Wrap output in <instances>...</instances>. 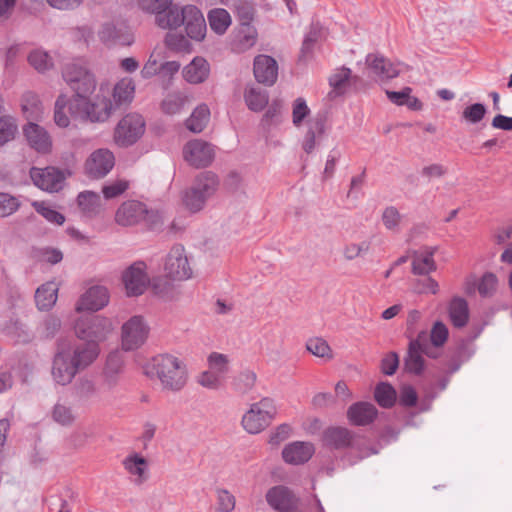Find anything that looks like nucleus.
Here are the masks:
<instances>
[{"instance_id": "18", "label": "nucleus", "mask_w": 512, "mask_h": 512, "mask_svg": "<svg viewBox=\"0 0 512 512\" xmlns=\"http://www.w3.org/2000/svg\"><path fill=\"white\" fill-rule=\"evenodd\" d=\"M366 63L373 74L381 80H388L397 77L401 73V64H393L383 56L368 54Z\"/></svg>"}, {"instance_id": "48", "label": "nucleus", "mask_w": 512, "mask_h": 512, "mask_svg": "<svg viewBox=\"0 0 512 512\" xmlns=\"http://www.w3.org/2000/svg\"><path fill=\"white\" fill-rule=\"evenodd\" d=\"M36 212L44 217L48 222L62 225L65 222V216L57 210L47 206L44 202H33Z\"/></svg>"}, {"instance_id": "35", "label": "nucleus", "mask_w": 512, "mask_h": 512, "mask_svg": "<svg viewBox=\"0 0 512 512\" xmlns=\"http://www.w3.org/2000/svg\"><path fill=\"white\" fill-rule=\"evenodd\" d=\"M244 99L250 110L259 112L268 104L269 97L266 90L252 86L246 89Z\"/></svg>"}, {"instance_id": "6", "label": "nucleus", "mask_w": 512, "mask_h": 512, "mask_svg": "<svg viewBox=\"0 0 512 512\" xmlns=\"http://www.w3.org/2000/svg\"><path fill=\"white\" fill-rule=\"evenodd\" d=\"M85 105H79L77 110L69 105V113L75 119L90 122H104L108 120L114 110V104L111 99L103 98L97 102H91L90 96L84 97Z\"/></svg>"}, {"instance_id": "26", "label": "nucleus", "mask_w": 512, "mask_h": 512, "mask_svg": "<svg viewBox=\"0 0 512 512\" xmlns=\"http://www.w3.org/2000/svg\"><path fill=\"white\" fill-rule=\"evenodd\" d=\"M449 319L454 327L463 328L469 321V307L463 297H453L448 306Z\"/></svg>"}, {"instance_id": "58", "label": "nucleus", "mask_w": 512, "mask_h": 512, "mask_svg": "<svg viewBox=\"0 0 512 512\" xmlns=\"http://www.w3.org/2000/svg\"><path fill=\"white\" fill-rule=\"evenodd\" d=\"M223 185L225 189L231 193H244V180L237 171L229 172L224 180Z\"/></svg>"}, {"instance_id": "52", "label": "nucleus", "mask_w": 512, "mask_h": 512, "mask_svg": "<svg viewBox=\"0 0 512 512\" xmlns=\"http://www.w3.org/2000/svg\"><path fill=\"white\" fill-rule=\"evenodd\" d=\"M233 6L240 20V24L251 25L255 13L253 4L245 0H235Z\"/></svg>"}, {"instance_id": "54", "label": "nucleus", "mask_w": 512, "mask_h": 512, "mask_svg": "<svg viewBox=\"0 0 512 512\" xmlns=\"http://www.w3.org/2000/svg\"><path fill=\"white\" fill-rule=\"evenodd\" d=\"M486 111L484 104L474 103L463 110L462 118L470 124H476L484 118Z\"/></svg>"}, {"instance_id": "57", "label": "nucleus", "mask_w": 512, "mask_h": 512, "mask_svg": "<svg viewBox=\"0 0 512 512\" xmlns=\"http://www.w3.org/2000/svg\"><path fill=\"white\" fill-rule=\"evenodd\" d=\"M52 417L55 422L59 423L62 426L71 425L72 422L74 421V416L72 414L71 409L62 404H56L54 406Z\"/></svg>"}, {"instance_id": "40", "label": "nucleus", "mask_w": 512, "mask_h": 512, "mask_svg": "<svg viewBox=\"0 0 512 512\" xmlns=\"http://www.w3.org/2000/svg\"><path fill=\"white\" fill-rule=\"evenodd\" d=\"M122 368L123 359L121 354L118 351L109 353L104 369V374L109 385L116 383L117 375L121 373Z\"/></svg>"}, {"instance_id": "51", "label": "nucleus", "mask_w": 512, "mask_h": 512, "mask_svg": "<svg viewBox=\"0 0 512 512\" xmlns=\"http://www.w3.org/2000/svg\"><path fill=\"white\" fill-rule=\"evenodd\" d=\"M124 466L129 471V473L132 475H137L141 481L144 479V474L147 467V461L144 457L138 454L130 456L125 459Z\"/></svg>"}, {"instance_id": "59", "label": "nucleus", "mask_w": 512, "mask_h": 512, "mask_svg": "<svg viewBox=\"0 0 512 512\" xmlns=\"http://www.w3.org/2000/svg\"><path fill=\"white\" fill-rule=\"evenodd\" d=\"M497 285V277L490 272L485 273L478 284V292L482 297H488L493 294Z\"/></svg>"}, {"instance_id": "15", "label": "nucleus", "mask_w": 512, "mask_h": 512, "mask_svg": "<svg viewBox=\"0 0 512 512\" xmlns=\"http://www.w3.org/2000/svg\"><path fill=\"white\" fill-rule=\"evenodd\" d=\"M355 435L345 427L331 426L322 433V443L331 450H343L354 445Z\"/></svg>"}, {"instance_id": "3", "label": "nucleus", "mask_w": 512, "mask_h": 512, "mask_svg": "<svg viewBox=\"0 0 512 512\" xmlns=\"http://www.w3.org/2000/svg\"><path fill=\"white\" fill-rule=\"evenodd\" d=\"M148 376L156 375L165 389L181 390L187 381L185 366L174 356L163 354L152 359L151 366L146 369Z\"/></svg>"}, {"instance_id": "61", "label": "nucleus", "mask_w": 512, "mask_h": 512, "mask_svg": "<svg viewBox=\"0 0 512 512\" xmlns=\"http://www.w3.org/2000/svg\"><path fill=\"white\" fill-rule=\"evenodd\" d=\"M128 187V181L117 180L114 183L103 186L102 193L105 199H113L123 194L128 189Z\"/></svg>"}, {"instance_id": "53", "label": "nucleus", "mask_w": 512, "mask_h": 512, "mask_svg": "<svg viewBox=\"0 0 512 512\" xmlns=\"http://www.w3.org/2000/svg\"><path fill=\"white\" fill-rule=\"evenodd\" d=\"M449 336L447 326L442 321H436L430 332V343L434 347H442Z\"/></svg>"}, {"instance_id": "22", "label": "nucleus", "mask_w": 512, "mask_h": 512, "mask_svg": "<svg viewBox=\"0 0 512 512\" xmlns=\"http://www.w3.org/2000/svg\"><path fill=\"white\" fill-rule=\"evenodd\" d=\"M77 206L82 215L92 219L98 216L102 209V200L98 193L90 190L80 192L76 198Z\"/></svg>"}, {"instance_id": "43", "label": "nucleus", "mask_w": 512, "mask_h": 512, "mask_svg": "<svg viewBox=\"0 0 512 512\" xmlns=\"http://www.w3.org/2000/svg\"><path fill=\"white\" fill-rule=\"evenodd\" d=\"M22 110L27 118L38 119L42 113V104L38 96L32 92H27L22 98Z\"/></svg>"}, {"instance_id": "25", "label": "nucleus", "mask_w": 512, "mask_h": 512, "mask_svg": "<svg viewBox=\"0 0 512 512\" xmlns=\"http://www.w3.org/2000/svg\"><path fill=\"white\" fill-rule=\"evenodd\" d=\"M209 72V63L202 57H195L184 67L183 77L191 84H199L208 78Z\"/></svg>"}, {"instance_id": "1", "label": "nucleus", "mask_w": 512, "mask_h": 512, "mask_svg": "<svg viewBox=\"0 0 512 512\" xmlns=\"http://www.w3.org/2000/svg\"><path fill=\"white\" fill-rule=\"evenodd\" d=\"M97 359L94 344H77L66 338L56 341L52 358L51 375L55 383L66 386L75 376Z\"/></svg>"}, {"instance_id": "29", "label": "nucleus", "mask_w": 512, "mask_h": 512, "mask_svg": "<svg viewBox=\"0 0 512 512\" xmlns=\"http://www.w3.org/2000/svg\"><path fill=\"white\" fill-rule=\"evenodd\" d=\"M193 185L209 200L218 190L220 180L216 173L202 171L195 176Z\"/></svg>"}, {"instance_id": "55", "label": "nucleus", "mask_w": 512, "mask_h": 512, "mask_svg": "<svg viewBox=\"0 0 512 512\" xmlns=\"http://www.w3.org/2000/svg\"><path fill=\"white\" fill-rule=\"evenodd\" d=\"M401 219L402 215L394 206L386 207L382 213L383 225L385 226L386 229L391 231L398 230Z\"/></svg>"}, {"instance_id": "33", "label": "nucleus", "mask_w": 512, "mask_h": 512, "mask_svg": "<svg viewBox=\"0 0 512 512\" xmlns=\"http://www.w3.org/2000/svg\"><path fill=\"white\" fill-rule=\"evenodd\" d=\"M210 119V110L206 104L197 106L191 116L186 120V127L194 133L204 130Z\"/></svg>"}, {"instance_id": "23", "label": "nucleus", "mask_w": 512, "mask_h": 512, "mask_svg": "<svg viewBox=\"0 0 512 512\" xmlns=\"http://www.w3.org/2000/svg\"><path fill=\"white\" fill-rule=\"evenodd\" d=\"M138 5L144 12L155 15V23L160 27V20L170 17V11L180 8L173 4V0H138Z\"/></svg>"}, {"instance_id": "46", "label": "nucleus", "mask_w": 512, "mask_h": 512, "mask_svg": "<svg viewBox=\"0 0 512 512\" xmlns=\"http://www.w3.org/2000/svg\"><path fill=\"white\" fill-rule=\"evenodd\" d=\"M437 268L434 260L423 257L419 252H414L412 261V273L415 275H428Z\"/></svg>"}, {"instance_id": "30", "label": "nucleus", "mask_w": 512, "mask_h": 512, "mask_svg": "<svg viewBox=\"0 0 512 512\" xmlns=\"http://www.w3.org/2000/svg\"><path fill=\"white\" fill-rule=\"evenodd\" d=\"M270 421L267 420L263 415H260L257 405H251L249 411H247L242 417V426L250 434H257L264 430Z\"/></svg>"}, {"instance_id": "24", "label": "nucleus", "mask_w": 512, "mask_h": 512, "mask_svg": "<svg viewBox=\"0 0 512 512\" xmlns=\"http://www.w3.org/2000/svg\"><path fill=\"white\" fill-rule=\"evenodd\" d=\"M99 39L105 44H119L129 46L133 43V36L113 23H104L98 32Z\"/></svg>"}, {"instance_id": "50", "label": "nucleus", "mask_w": 512, "mask_h": 512, "mask_svg": "<svg viewBox=\"0 0 512 512\" xmlns=\"http://www.w3.org/2000/svg\"><path fill=\"white\" fill-rule=\"evenodd\" d=\"M307 350L317 357L332 358L331 348L323 338H310L306 343Z\"/></svg>"}, {"instance_id": "39", "label": "nucleus", "mask_w": 512, "mask_h": 512, "mask_svg": "<svg viewBox=\"0 0 512 512\" xmlns=\"http://www.w3.org/2000/svg\"><path fill=\"white\" fill-rule=\"evenodd\" d=\"M207 201L208 198H206L193 184L184 192L183 195V203L192 213L202 210Z\"/></svg>"}, {"instance_id": "9", "label": "nucleus", "mask_w": 512, "mask_h": 512, "mask_svg": "<svg viewBox=\"0 0 512 512\" xmlns=\"http://www.w3.org/2000/svg\"><path fill=\"white\" fill-rule=\"evenodd\" d=\"M265 498L268 505L277 512H303L299 508L300 498L287 486L271 487Z\"/></svg>"}, {"instance_id": "27", "label": "nucleus", "mask_w": 512, "mask_h": 512, "mask_svg": "<svg viewBox=\"0 0 512 512\" xmlns=\"http://www.w3.org/2000/svg\"><path fill=\"white\" fill-rule=\"evenodd\" d=\"M257 41V31L252 25L240 24L234 35L232 48L236 52H244L253 47Z\"/></svg>"}, {"instance_id": "62", "label": "nucleus", "mask_w": 512, "mask_h": 512, "mask_svg": "<svg viewBox=\"0 0 512 512\" xmlns=\"http://www.w3.org/2000/svg\"><path fill=\"white\" fill-rule=\"evenodd\" d=\"M418 402V394L411 385H403L400 389L399 404L404 407H414Z\"/></svg>"}, {"instance_id": "28", "label": "nucleus", "mask_w": 512, "mask_h": 512, "mask_svg": "<svg viewBox=\"0 0 512 512\" xmlns=\"http://www.w3.org/2000/svg\"><path fill=\"white\" fill-rule=\"evenodd\" d=\"M58 286L50 281L42 284L35 292V302L39 310L51 309L57 301Z\"/></svg>"}, {"instance_id": "2", "label": "nucleus", "mask_w": 512, "mask_h": 512, "mask_svg": "<svg viewBox=\"0 0 512 512\" xmlns=\"http://www.w3.org/2000/svg\"><path fill=\"white\" fill-rule=\"evenodd\" d=\"M62 77L74 92L69 105L77 110L79 105H85L84 97L91 96L97 87L95 75L81 59L67 62L62 67Z\"/></svg>"}, {"instance_id": "10", "label": "nucleus", "mask_w": 512, "mask_h": 512, "mask_svg": "<svg viewBox=\"0 0 512 512\" xmlns=\"http://www.w3.org/2000/svg\"><path fill=\"white\" fill-rule=\"evenodd\" d=\"M164 270L166 276L172 280H186L191 277L192 269L183 245L176 244L171 248L165 261Z\"/></svg>"}, {"instance_id": "7", "label": "nucleus", "mask_w": 512, "mask_h": 512, "mask_svg": "<svg viewBox=\"0 0 512 512\" xmlns=\"http://www.w3.org/2000/svg\"><path fill=\"white\" fill-rule=\"evenodd\" d=\"M145 131V121L139 114H127L118 123L114 140L118 146L128 147L134 144Z\"/></svg>"}, {"instance_id": "17", "label": "nucleus", "mask_w": 512, "mask_h": 512, "mask_svg": "<svg viewBox=\"0 0 512 512\" xmlns=\"http://www.w3.org/2000/svg\"><path fill=\"white\" fill-rule=\"evenodd\" d=\"M109 302L108 290L104 286L90 287L79 299L77 311H98Z\"/></svg>"}, {"instance_id": "12", "label": "nucleus", "mask_w": 512, "mask_h": 512, "mask_svg": "<svg viewBox=\"0 0 512 512\" xmlns=\"http://www.w3.org/2000/svg\"><path fill=\"white\" fill-rule=\"evenodd\" d=\"M30 177L37 187L49 192H56L61 189L62 182L65 180L64 172L54 166L32 167Z\"/></svg>"}, {"instance_id": "19", "label": "nucleus", "mask_w": 512, "mask_h": 512, "mask_svg": "<svg viewBox=\"0 0 512 512\" xmlns=\"http://www.w3.org/2000/svg\"><path fill=\"white\" fill-rule=\"evenodd\" d=\"M378 410L370 402H356L347 410V418L355 426H366L371 424L377 417Z\"/></svg>"}, {"instance_id": "49", "label": "nucleus", "mask_w": 512, "mask_h": 512, "mask_svg": "<svg viewBox=\"0 0 512 512\" xmlns=\"http://www.w3.org/2000/svg\"><path fill=\"white\" fill-rule=\"evenodd\" d=\"M28 61L39 72L49 70L53 66L49 54L42 50L32 51L28 56Z\"/></svg>"}, {"instance_id": "11", "label": "nucleus", "mask_w": 512, "mask_h": 512, "mask_svg": "<svg viewBox=\"0 0 512 512\" xmlns=\"http://www.w3.org/2000/svg\"><path fill=\"white\" fill-rule=\"evenodd\" d=\"M122 280L128 296L142 295L149 283L146 264L142 261L133 263L124 271Z\"/></svg>"}, {"instance_id": "34", "label": "nucleus", "mask_w": 512, "mask_h": 512, "mask_svg": "<svg viewBox=\"0 0 512 512\" xmlns=\"http://www.w3.org/2000/svg\"><path fill=\"white\" fill-rule=\"evenodd\" d=\"M374 398L381 407L389 409L396 403L397 392L390 383L380 382L375 387Z\"/></svg>"}, {"instance_id": "37", "label": "nucleus", "mask_w": 512, "mask_h": 512, "mask_svg": "<svg viewBox=\"0 0 512 512\" xmlns=\"http://www.w3.org/2000/svg\"><path fill=\"white\" fill-rule=\"evenodd\" d=\"M256 379L257 376L255 372L245 369L233 377L231 385L236 393L244 395L254 388Z\"/></svg>"}, {"instance_id": "16", "label": "nucleus", "mask_w": 512, "mask_h": 512, "mask_svg": "<svg viewBox=\"0 0 512 512\" xmlns=\"http://www.w3.org/2000/svg\"><path fill=\"white\" fill-rule=\"evenodd\" d=\"M23 133L29 146L38 153L47 154L52 148V139L49 133L36 123L29 122L23 128Z\"/></svg>"}, {"instance_id": "42", "label": "nucleus", "mask_w": 512, "mask_h": 512, "mask_svg": "<svg viewBox=\"0 0 512 512\" xmlns=\"http://www.w3.org/2000/svg\"><path fill=\"white\" fill-rule=\"evenodd\" d=\"M115 162H85L84 174L92 180L104 178L114 167Z\"/></svg>"}, {"instance_id": "56", "label": "nucleus", "mask_w": 512, "mask_h": 512, "mask_svg": "<svg viewBox=\"0 0 512 512\" xmlns=\"http://www.w3.org/2000/svg\"><path fill=\"white\" fill-rule=\"evenodd\" d=\"M430 334L422 330L418 333L417 337L410 339L408 347L410 350H421L428 357L434 358L435 356L430 353Z\"/></svg>"}, {"instance_id": "5", "label": "nucleus", "mask_w": 512, "mask_h": 512, "mask_svg": "<svg viewBox=\"0 0 512 512\" xmlns=\"http://www.w3.org/2000/svg\"><path fill=\"white\" fill-rule=\"evenodd\" d=\"M112 329L110 319L99 315L82 316L74 325L75 335L84 341L81 344H94L97 357L100 353L99 342L104 341Z\"/></svg>"}, {"instance_id": "44", "label": "nucleus", "mask_w": 512, "mask_h": 512, "mask_svg": "<svg viewBox=\"0 0 512 512\" xmlns=\"http://www.w3.org/2000/svg\"><path fill=\"white\" fill-rule=\"evenodd\" d=\"M186 102V97L180 93H170L168 94L161 103V108L164 113L169 115H174L179 113L184 107Z\"/></svg>"}, {"instance_id": "8", "label": "nucleus", "mask_w": 512, "mask_h": 512, "mask_svg": "<svg viewBox=\"0 0 512 512\" xmlns=\"http://www.w3.org/2000/svg\"><path fill=\"white\" fill-rule=\"evenodd\" d=\"M149 327L140 315L132 316L122 325V348L125 351L138 349L147 339Z\"/></svg>"}, {"instance_id": "32", "label": "nucleus", "mask_w": 512, "mask_h": 512, "mask_svg": "<svg viewBox=\"0 0 512 512\" xmlns=\"http://www.w3.org/2000/svg\"><path fill=\"white\" fill-rule=\"evenodd\" d=\"M135 86L131 79L120 80L113 89L114 109L121 105H127L134 97Z\"/></svg>"}, {"instance_id": "36", "label": "nucleus", "mask_w": 512, "mask_h": 512, "mask_svg": "<svg viewBox=\"0 0 512 512\" xmlns=\"http://www.w3.org/2000/svg\"><path fill=\"white\" fill-rule=\"evenodd\" d=\"M323 133L324 119L322 117H317L311 123L303 142V149L307 154H310L314 150Z\"/></svg>"}, {"instance_id": "38", "label": "nucleus", "mask_w": 512, "mask_h": 512, "mask_svg": "<svg viewBox=\"0 0 512 512\" xmlns=\"http://www.w3.org/2000/svg\"><path fill=\"white\" fill-rule=\"evenodd\" d=\"M210 28L217 34L222 35L231 24L230 14L222 8H216L208 13Z\"/></svg>"}, {"instance_id": "60", "label": "nucleus", "mask_w": 512, "mask_h": 512, "mask_svg": "<svg viewBox=\"0 0 512 512\" xmlns=\"http://www.w3.org/2000/svg\"><path fill=\"white\" fill-rule=\"evenodd\" d=\"M20 206L17 198L0 193V217H6L14 213Z\"/></svg>"}, {"instance_id": "45", "label": "nucleus", "mask_w": 512, "mask_h": 512, "mask_svg": "<svg viewBox=\"0 0 512 512\" xmlns=\"http://www.w3.org/2000/svg\"><path fill=\"white\" fill-rule=\"evenodd\" d=\"M18 132V126L14 118L10 116L0 117V146L12 141Z\"/></svg>"}, {"instance_id": "21", "label": "nucleus", "mask_w": 512, "mask_h": 512, "mask_svg": "<svg viewBox=\"0 0 512 512\" xmlns=\"http://www.w3.org/2000/svg\"><path fill=\"white\" fill-rule=\"evenodd\" d=\"M184 160H213L216 147L202 140L189 141L183 148Z\"/></svg>"}, {"instance_id": "20", "label": "nucleus", "mask_w": 512, "mask_h": 512, "mask_svg": "<svg viewBox=\"0 0 512 512\" xmlns=\"http://www.w3.org/2000/svg\"><path fill=\"white\" fill-rule=\"evenodd\" d=\"M313 454L314 446L309 442L296 441L286 445L282 450L283 460L293 465L309 461Z\"/></svg>"}, {"instance_id": "4", "label": "nucleus", "mask_w": 512, "mask_h": 512, "mask_svg": "<svg viewBox=\"0 0 512 512\" xmlns=\"http://www.w3.org/2000/svg\"><path fill=\"white\" fill-rule=\"evenodd\" d=\"M160 28L176 29L185 26L187 36L200 41L205 37L206 23L201 11L194 5H186L182 8H174L170 11V17L165 21L161 19Z\"/></svg>"}, {"instance_id": "14", "label": "nucleus", "mask_w": 512, "mask_h": 512, "mask_svg": "<svg viewBox=\"0 0 512 512\" xmlns=\"http://www.w3.org/2000/svg\"><path fill=\"white\" fill-rule=\"evenodd\" d=\"M253 73L256 81L265 86H272L278 77V64L269 56L260 54L254 58Z\"/></svg>"}, {"instance_id": "13", "label": "nucleus", "mask_w": 512, "mask_h": 512, "mask_svg": "<svg viewBox=\"0 0 512 512\" xmlns=\"http://www.w3.org/2000/svg\"><path fill=\"white\" fill-rule=\"evenodd\" d=\"M145 213L146 204L138 200H127L116 210L115 222L122 227L135 226L142 223Z\"/></svg>"}, {"instance_id": "64", "label": "nucleus", "mask_w": 512, "mask_h": 512, "mask_svg": "<svg viewBox=\"0 0 512 512\" xmlns=\"http://www.w3.org/2000/svg\"><path fill=\"white\" fill-rule=\"evenodd\" d=\"M142 223L151 231H160L163 226V218L158 211L147 208Z\"/></svg>"}, {"instance_id": "47", "label": "nucleus", "mask_w": 512, "mask_h": 512, "mask_svg": "<svg viewBox=\"0 0 512 512\" xmlns=\"http://www.w3.org/2000/svg\"><path fill=\"white\" fill-rule=\"evenodd\" d=\"M69 102L70 99L65 94L59 95L55 102L54 121L61 128L67 127L70 123L69 117L64 112L66 107L69 108Z\"/></svg>"}, {"instance_id": "31", "label": "nucleus", "mask_w": 512, "mask_h": 512, "mask_svg": "<svg viewBox=\"0 0 512 512\" xmlns=\"http://www.w3.org/2000/svg\"><path fill=\"white\" fill-rule=\"evenodd\" d=\"M351 79V70L347 67H342L336 70L329 77V85L332 90L329 92L328 96L330 99H334L338 96L343 95L350 83Z\"/></svg>"}, {"instance_id": "63", "label": "nucleus", "mask_w": 512, "mask_h": 512, "mask_svg": "<svg viewBox=\"0 0 512 512\" xmlns=\"http://www.w3.org/2000/svg\"><path fill=\"white\" fill-rule=\"evenodd\" d=\"M310 110L303 98H297L293 103V124L299 126L304 118L309 114Z\"/></svg>"}, {"instance_id": "41", "label": "nucleus", "mask_w": 512, "mask_h": 512, "mask_svg": "<svg viewBox=\"0 0 512 512\" xmlns=\"http://www.w3.org/2000/svg\"><path fill=\"white\" fill-rule=\"evenodd\" d=\"M421 350H410L408 347L407 355L404 358V370L410 374L421 375L424 371L425 360Z\"/></svg>"}]
</instances>
